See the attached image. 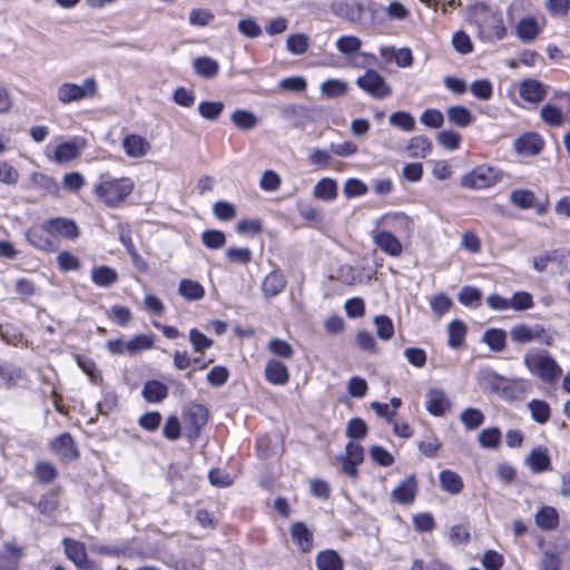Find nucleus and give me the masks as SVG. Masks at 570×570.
<instances>
[{"label":"nucleus","mask_w":570,"mask_h":570,"mask_svg":"<svg viewBox=\"0 0 570 570\" xmlns=\"http://www.w3.org/2000/svg\"><path fill=\"white\" fill-rule=\"evenodd\" d=\"M135 188V181L130 177H111L105 173L99 176V180L94 185L92 193L106 207L117 208L121 206L131 195Z\"/></svg>","instance_id":"f257e3e1"},{"label":"nucleus","mask_w":570,"mask_h":570,"mask_svg":"<svg viewBox=\"0 0 570 570\" xmlns=\"http://www.w3.org/2000/svg\"><path fill=\"white\" fill-rule=\"evenodd\" d=\"M524 366L542 382L554 383L562 374V367L547 351H528L523 355Z\"/></svg>","instance_id":"f03ea898"},{"label":"nucleus","mask_w":570,"mask_h":570,"mask_svg":"<svg viewBox=\"0 0 570 570\" xmlns=\"http://www.w3.org/2000/svg\"><path fill=\"white\" fill-rule=\"evenodd\" d=\"M98 92V83L94 77H88L81 85L63 82L57 89V98L61 104L77 102L91 99Z\"/></svg>","instance_id":"7ed1b4c3"},{"label":"nucleus","mask_w":570,"mask_h":570,"mask_svg":"<svg viewBox=\"0 0 570 570\" xmlns=\"http://www.w3.org/2000/svg\"><path fill=\"white\" fill-rule=\"evenodd\" d=\"M511 340L515 344H529L537 342L547 346H551L553 337L548 331L540 324L529 325L527 323H518L510 330Z\"/></svg>","instance_id":"20e7f679"},{"label":"nucleus","mask_w":570,"mask_h":570,"mask_svg":"<svg viewBox=\"0 0 570 570\" xmlns=\"http://www.w3.org/2000/svg\"><path fill=\"white\" fill-rule=\"evenodd\" d=\"M502 179V171L491 166L481 165L475 167L461 179L462 186L471 189H483L491 187Z\"/></svg>","instance_id":"39448f33"},{"label":"nucleus","mask_w":570,"mask_h":570,"mask_svg":"<svg viewBox=\"0 0 570 570\" xmlns=\"http://www.w3.org/2000/svg\"><path fill=\"white\" fill-rule=\"evenodd\" d=\"M360 89L374 99H385L392 95V88L386 83L384 77L374 69H367L364 75L356 79Z\"/></svg>","instance_id":"423d86ee"},{"label":"nucleus","mask_w":570,"mask_h":570,"mask_svg":"<svg viewBox=\"0 0 570 570\" xmlns=\"http://www.w3.org/2000/svg\"><path fill=\"white\" fill-rule=\"evenodd\" d=\"M377 223L404 237H410L414 229L413 219L409 215L400 212L385 214L380 217Z\"/></svg>","instance_id":"0eeeda50"},{"label":"nucleus","mask_w":570,"mask_h":570,"mask_svg":"<svg viewBox=\"0 0 570 570\" xmlns=\"http://www.w3.org/2000/svg\"><path fill=\"white\" fill-rule=\"evenodd\" d=\"M372 238L374 244L386 255L397 257L403 252L401 242L390 230H374Z\"/></svg>","instance_id":"6e6552de"},{"label":"nucleus","mask_w":570,"mask_h":570,"mask_svg":"<svg viewBox=\"0 0 570 570\" xmlns=\"http://www.w3.org/2000/svg\"><path fill=\"white\" fill-rule=\"evenodd\" d=\"M51 450L62 460L72 461L78 459L79 451L77 444L69 433H62L51 441Z\"/></svg>","instance_id":"1a4fd4ad"},{"label":"nucleus","mask_w":570,"mask_h":570,"mask_svg":"<svg viewBox=\"0 0 570 570\" xmlns=\"http://www.w3.org/2000/svg\"><path fill=\"white\" fill-rule=\"evenodd\" d=\"M287 279L281 269H273L262 281V293L265 298L271 299L279 295L286 287Z\"/></svg>","instance_id":"9d476101"},{"label":"nucleus","mask_w":570,"mask_h":570,"mask_svg":"<svg viewBox=\"0 0 570 570\" xmlns=\"http://www.w3.org/2000/svg\"><path fill=\"white\" fill-rule=\"evenodd\" d=\"M45 226L53 239L56 235L68 239H75L79 235V228L71 219L57 217L46 220Z\"/></svg>","instance_id":"9b49d317"},{"label":"nucleus","mask_w":570,"mask_h":570,"mask_svg":"<svg viewBox=\"0 0 570 570\" xmlns=\"http://www.w3.org/2000/svg\"><path fill=\"white\" fill-rule=\"evenodd\" d=\"M27 242L37 249L43 252H53L57 249V243L47 230L45 224L42 227L30 228L26 233Z\"/></svg>","instance_id":"f8f14e48"},{"label":"nucleus","mask_w":570,"mask_h":570,"mask_svg":"<svg viewBox=\"0 0 570 570\" xmlns=\"http://www.w3.org/2000/svg\"><path fill=\"white\" fill-rule=\"evenodd\" d=\"M65 553L80 569H91L92 563L88 560L85 544L70 539H63Z\"/></svg>","instance_id":"ddd939ff"},{"label":"nucleus","mask_w":570,"mask_h":570,"mask_svg":"<svg viewBox=\"0 0 570 570\" xmlns=\"http://www.w3.org/2000/svg\"><path fill=\"white\" fill-rule=\"evenodd\" d=\"M125 154L130 158H142L150 151V142L138 134H129L122 139Z\"/></svg>","instance_id":"4468645a"},{"label":"nucleus","mask_w":570,"mask_h":570,"mask_svg":"<svg viewBox=\"0 0 570 570\" xmlns=\"http://www.w3.org/2000/svg\"><path fill=\"white\" fill-rule=\"evenodd\" d=\"M416 493L417 482L415 476L412 474L399 483V485L391 492V498L400 504H411L414 502Z\"/></svg>","instance_id":"2eb2a0df"},{"label":"nucleus","mask_w":570,"mask_h":570,"mask_svg":"<svg viewBox=\"0 0 570 570\" xmlns=\"http://www.w3.org/2000/svg\"><path fill=\"white\" fill-rule=\"evenodd\" d=\"M514 149L519 155L535 156L543 148V140L535 132H527L514 140Z\"/></svg>","instance_id":"dca6fc26"},{"label":"nucleus","mask_w":570,"mask_h":570,"mask_svg":"<svg viewBox=\"0 0 570 570\" xmlns=\"http://www.w3.org/2000/svg\"><path fill=\"white\" fill-rule=\"evenodd\" d=\"M451 407L449 397L442 390L431 389L426 394V410L434 416L444 415Z\"/></svg>","instance_id":"f3484780"},{"label":"nucleus","mask_w":570,"mask_h":570,"mask_svg":"<svg viewBox=\"0 0 570 570\" xmlns=\"http://www.w3.org/2000/svg\"><path fill=\"white\" fill-rule=\"evenodd\" d=\"M480 35L489 42L502 40L507 36V28L500 17L492 16L484 20Z\"/></svg>","instance_id":"a211bd4d"},{"label":"nucleus","mask_w":570,"mask_h":570,"mask_svg":"<svg viewBox=\"0 0 570 570\" xmlns=\"http://www.w3.org/2000/svg\"><path fill=\"white\" fill-rule=\"evenodd\" d=\"M519 95L529 102H540L547 95L546 86L535 79H527L520 83Z\"/></svg>","instance_id":"6ab92c4d"},{"label":"nucleus","mask_w":570,"mask_h":570,"mask_svg":"<svg viewBox=\"0 0 570 570\" xmlns=\"http://www.w3.org/2000/svg\"><path fill=\"white\" fill-rule=\"evenodd\" d=\"M291 537L301 552L307 553L313 548V532L304 522H295L291 527Z\"/></svg>","instance_id":"aec40b11"},{"label":"nucleus","mask_w":570,"mask_h":570,"mask_svg":"<svg viewBox=\"0 0 570 570\" xmlns=\"http://www.w3.org/2000/svg\"><path fill=\"white\" fill-rule=\"evenodd\" d=\"M208 411L202 404H193L186 412V425L194 435H198L200 429L207 423Z\"/></svg>","instance_id":"412c9836"},{"label":"nucleus","mask_w":570,"mask_h":570,"mask_svg":"<svg viewBox=\"0 0 570 570\" xmlns=\"http://www.w3.org/2000/svg\"><path fill=\"white\" fill-rule=\"evenodd\" d=\"M264 374L266 381L274 385H284L289 379V372L286 365L276 360L267 361Z\"/></svg>","instance_id":"4be33fe9"},{"label":"nucleus","mask_w":570,"mask_h":570,"mask_svg":"<svg viewBox=\"0 0 570 570\" xmlns=\"http://www.w3.org/2000/svg\"><path fill=\"white\" fill-rule=\"evenodd\" d=\"M515 35L523 42H532L541 31L534 17H524L515 24Z\"/></svg>","instance_id":"5701e85b"},{"label":"nucleus","mask_w":570,"mask_h":570,"mask_svg":"<svg viewBox=\"0 0 570 570\" xmlns=\"http://www.w3.org/2000/svg\"><path fill=\"white\" fill-rule=\"evenodd\" d=\"M118 273L108 265L95 266L91 269V281L98 287L108 288L118 282Z\"/></svg>","instance_id":"b1692460"},{"label":"nucleus","mask_w":570,"mask_h":570,"mask_svg":"<svg viewBox=\"0 0 570 570\" xmlns=\"http://www.w3.org/2000/svg\"><path fill=\"white\" fill-rule=\"evenodd\" d=\"M525 464L533 473H541L550 470L551 461L548 450L542 446L533 449L525 459Z\"/></svg>","instance_id":"393cba45"},{"label":"nucleus","mask_w":570,"mask_h":570,"mask_svg":"<svg viewBox=\"0 0 570 570\" xmlns=\"http://www.w3.org/2000/svg\"><path fill=\"white\" fill-rule=\"evenodd\" d=\"M338 194L337 183L333 178H322L316 183L313 189V196L324 202H333Z\"/></svg>","instance_id":"a878e982"},{"label":"nucleus","mask_w":570,"mask_h":570,"mask_svg":"<svg viewBox=\"0 0 570 570\" xmlns=\"http://www.w3.org/2000/svg\"><path fill=\"white\" fill-rule=\"evenodd\" d=\"M193 69L197 76L213 79L218 75L219 63L210 57H198L193 60Z\"/></svg>","instance_id":"bb28decb"},{"label":"nucleus","mask_w":570,"mask_h":570,"mask_svg":"<svg viewBox=\"0 0 570 570\" xmlns=\"http://www.w3.org/2000/svg\"><path fill=\"white\" fill-rule=\"evenodd\" d=\"M141 394L147 402L157 403L167 397L168 387L157 380H150L144 384Z\"/></svg>","instance_id":"cd10ccee"},{"label":"nucleus","mask_w":570,"mask_h":570,"mask_svg":"<svg viewBox=\"0 0 570 570\" xmlns=\"http://www.w3.org/2000/svg\"><path fill=\"white\" fill-rule=\"evenodd\" d=\"M440 485L443 491L450 494H459L463 490L462 478L452 470H442L440 473Z\"/></svg>","instance_id":"c85d7f7f"},{"label":"nucleus","mask_w":570,"mask_h":570,"mask_svg":"<svg viewBox=\"0 0 570 570\" xmlns=\"http://www.w3.org/2000/svg\"><path fill=\"white\" fill-rule=\"evenodd\" d=\"M21 557V548L7 544L0 552V570H18V564Z\"/></svg>","instance_id":"c756f323"},{"label":"nucleus","mask_w":570,"mask_h":570,"mask_svg":"<svg viewBox=\"0 0 570 570\" xmlns=\"http://www.w3.org/2000/svg\"><path fill=\"white\" fill-rule=\"evenodd\" d=\"M178 293L187 301H199L205 296V288L197 281L184 278L179 282Z\"/></svg>","instance_id":"7c9ffc66"},{"label":"nucleus","mask_w":570,"mask_h":570,"mask_svg":"<svg viewBox=\"0 0 570 570\" xmlns=\"http://www.w3.org/2000/svg\"><path fill=\"white\" fill-rule=\"evenodd\" d=\"M448 120L461 128L470 126L473 121L472 112L464 106H451L446 109Z\"/></svg>","instance_id":"2f4dec72"},{"label":"nucleus","mask_w":570,"mask_h":570,"mask_svg":"<svg viewBox=\"0 0 570 570\" xmlns=\"http://www.w3.org/2000/svg\"><path fill=\"white\" fill-rule=\"evenodd\" d=\"M315 562L318 570H343V561L334 550L320 552Z\"/></svg>","instance_id":"473e14b6"},{"label":"nucleus","mask_w":570,"mask_h":570,"mask_svg":"<svg viewBox=\"0 0 570 570\" xmlns=\"http://www.w3.org/2000/svg\"><path fill=\"white\" fill-rule=\"evenodd\" d=\"M406 149L412 158H425L432 150V144L425 136H414L409 140Z\"/></svg>","instance_id":"72a5a7b5"},{"label":"nucleus","mask_w":570,"mask_h":570,"mask_svg":"<svg viewBox=\"0 0 570 570\" xmlns=\"http://www.w3.org/2000/svg\"><path fill=\"white\" fill-rule=\"evenodd\" d=\"M80 156V148L73 141L61 142L56 147L55 160L58 164H67Z\"/></svg>","instance_id":"f704fd0d"},{"label":"nucleus","mask_w":570,"mask_h":570,"mask_svg":"<svg viewBox=\"0 0 570 570\" xmlns=\"http://www.w3.org/2000/svg\"><path fill=\"white\" fill-rule=\"evenodd\" d=\"M466 335V326L460 320L452 321L448 326V344L452 348L463 345Z\"/></svg>","instance_id":"c9c22d12"},{"label":"nucleus","mask_w":570,"mask_h":570,"mask_svg":"<svg viewBox=\"0 0 570 570\" xmlns=\"http://www.w3.org/2000/svg\"><path fill=\"white\" fill-rule=\"evenodd\" d=\"M483 342L494 352H501L507 345V333L502 328H489L483 334Z\"/></svg>","instance_id":"e433bc0d"},{"label":"nucleus","mask_w":570,"mask_h":570,"mask_svg":"<svg viewBox=\"0 0 570 570\" xmlns=\"http://www.w3.org/2000/svg\"><path fill=\"white\" fill-rule=\"evenodd\" d=\"M232 122L239 129L250 130L258 124L257 117L248 110L237 109L230 116Z\"/></svg>","instance_id":"4c0bfd02"},{"label":"nucleus","mask_w":570,"mask_h":570,"mask_svg":"<svg viewBox=\"0 0 570 570\" xmlns=\"http://www.w3.org/2000/svg\"><path fill=\"white\" fill-rule=\"evenodd\" d=\"M528 407L535 422L544 424L550 420L551 409L546 401L534 399L528 403Z\"/></svg>","instance_id":"58836bf2"},{"label":"nucleus","mask_w":570,"mask_h":570,"mask_svg":"<svg viewBox=\"0 0 570 570\" xmlns=\"http://www.w3.org/2000/svg\"><path fill=\"white\" fill-rule=\"evenodd\" d=\"M558 513L552 507H543L535 514V523L539 528L552 530L558 525Z\"/></svg>","instance_id":"ea45409f"},{"label":"nucleus","mask_w":570,"mask_h":570,"mask_svg":"<svg viewBox=\"0 0 570 570\" xmlns=\"http://www.w3.org/2000/svg\"><path fill=\"white\" fill-rule=\"evenodd\" d=\"M153 335L140 334L134 336L130 341L126 342L127 353L129 355H136L141 351H147L154 346Z\"/></svg>","instance_id":"a19ab883"},{"label":"nucleus","mask_w":570,"mask_h":570,"mask_svg":"<svg viewBox=\"0 0 570 570\" xmlns=\"http://www.w3.org/2000/svg\"><path fill=\"white\" fill-rule=\"evenodd\" d=\"M484 420L482 411L474 407H468L460 414V421L466 430H476L483 424Z\"/></svg>","instance_id":"79ce46f5"},{"label":"nucleus","mask_w":570,"mask_h":570,"mask_svg":"<svg viewBox=\"0 0 570 570\" xmlns=\"http://www.w3.org/2000/svg\"><path fill=\"white\" fill-rule=\"evenodd\" d=\"M510 202L521 209H530L534 206L535 195L530 189H514L510 194Z\"/></svg>","instance_id":"37998d69"},{"label":"nucleus","mask_w":570,"mask_h":570,"mask_svg":"<svg viewBox=\"0 0 570 570\" xmlns=\"http://www.w3.org/2000/svg\"><path fill=\"white\" fill-rule=\"evenodd\" d=\"M347 91V83L340 79H328L321 85V92L326 98L342 97Z\"/></svg>","instance_id":"c03bdc74"},{"label":"nucleus","mask_w":570,"mask_h":570,"mask_svg":"<svg viewBox=\"0 0 570 570\" xmlns=\"http://www.w3.org/2000/svg\"><path fill=\"white\" fill-rule=\"evenodd\" d=\"M389 121L391 126L397 127L404 131H413L415 129V119L407 111H396L393 112Z\"/></svg>","instance_id":"a18cd8bd"},{"label":"nucleus","mask_w":570,"mask_h":570,"mask_svg":"<svg viewBox=\"0 0 570 570\" xmlns=\"http://www.w3.org/2000/svg\"><path fill=\"white\" fill-rule=\"evenodd\" d=\"M479 444L485 449H495L501 443V431L499 428H489L479 434Z\"/></svg>","instance_id":"49530a36"},{"label":"nucleus","mask_w":570,"mask_h":570,"mask_svg":"<svg viewBox=\"0 0 570 570\" xmlns=\"http://www.w3.org/2000/svg\"><path fill=\"white\" fill-rule=\"evenodd\" d=\"M189 342L193 346L194 352L196 353H203L207 348L212 347L214 344V341L212 338L206 336L197 328H191L189 331Z\"/></svg>","instance_id":"de8ad7c7"},{"label":"nucleus","mask_w":570,"mask_h":570,"mask_svg":"<svg viewBox=\"0 0 570 570\" xmlns=\"http://www.w3.org/2000/svg\"><path fill=\"white\" fill-rule=\"evenodd\" d=\"M362 47V40L356 36H342L336 40V49L343 55L357 52Z\"/></svg>","instance_id":"09e8293b"},{"label":"nucleus","mask_w":570,"mask_h":570,"mask_svg":"<svg viewBox=\"0 0 570 570\" xmlns=\"http://www.w3.org/2000/svg\"><path fill=\"white\" fill-rule=\"evenodd\" d=\"M224 104L222 101H202L198 105L199 115L208 120L217 119L224 110Z\"/></svg>","instance_id":"8fccbe9b"},{"label":"nucleus","mask_w":570,"mask_h":570,"mask_svg":"<svg viewBox=\"0 0 570 570\" xmlns=\"http://www.w3.org/2000/svg\"><path fill=\"white\" fill-rule=\"evenodd\" d=\"M308 37L304 33L292 35L287 38L286 48L293 55H303L308 50Z\"/></svg>","instance_id":"3c124183"},{"label":"nucleus","mask_w":570,"mask_h":570,"mask_svg":"<svg viewBox=\"0 0 570 570\" xmlns=\"http://www.w3.org/2000/svg\"><path fill=\"white\" fill-rule=\"evenodd\" d=\"M461 140V135L453 130H442L436 135L438 144L448 150H456Z\"/></svg>","instance_id":"603ef678"},{"label":"nucleus","mask_w":570,"mask_h":570,"mask_svg":"<svg viewBox=\"0 0 570 570\" xmlns=\"http://www.w3.org/2000/svg\"><path fill=\"white\" fill-rule=\"evenodd\" d=\"M533 305L532 295L524 291L515 292L510 298V308L517 312L530 309Z\"/></svg>","instance_id":"864d4df0"},{"label":"nucleus","mask_w":570,"mask_h":570,"mask_svg":"<svg viewBox=\"0 0 570 570\" xmlns=\"http://www.w3.org/2000/svg\"><path fill=\"white\" fill-rule=\"evenodd\" d=\"M377 336L383 341H389L394 335V325L392 320L385 315L374 317Z\"/></svg>","instance_id":"5fc2aeb1"},{"label":"nucleus","mask_w":570,"mask_h":570,"mask_svg":"<svg viewBox=\"0 0 570 570\" xmlns=\"http://www.w3.org/2000/svg\"><path fill=\"white\" fill-rule=\"evenodd\" d=\"M471 94L481 100H489L493 95V86L488 79L475 80L470 86Z\"/></svg>","instance_id":"6e6d98bb"},{"label":"nucleus","mask_w":570,"mask_h":570,"mask_svg":"<svg viewBox=\"0 0 570 570\" xmlns=\"http://www.w3.org/2000/svg\"><path fill=\"white\" fill-rule=\"evenodd\" d=\"M35 473L37 479L42 483H49L53 481L58 475V471L55 465L43 461L36 463Z\"/></svg>","instance_id":"4d7b16f0"},{"label":"nucleus","mask_w":570,"mask_h":570,"mask_svg":"<svg viewBox=\"0 0 570 570\" xmlns=\"http://www.w3.org/2000/svg\"><path fill=\"white\" fill-rule=\"evenodd\" d=\"M203 244L210 249H218L225 245V234L217 229H208L202 235Z\"/></svg>","instance_id":"13d9d810"},{"label":"nucleus","mask_w":570,"mask_h":570,"mask_svg":"<svg viewBox=\"0 0 570 570\" xmlns=\"http://www.w3.org/2000/svg\"><path fill=\"white\" fill-rule=\"evenodd\" d=\"M481 296L480 289L472 286H464L459 294V301L464 306L478 307L481 302Z\"/></svg>","instance_id":"bf43d9fd"},{"label":"nucleus","mask_w":570,"mask_h":570,"mask_svg":"<svg viewBox=\"0 0 570 570\" xmlns=\"http://www.w3.org/2000/svg\"><path fill=\"white\" fill-rule=\"evenodd\" d=\"M540 115L542 120L551 126H561L564 121L562 111L552 105L543 106Z\"/></svg>","instance_id":"052dcab7"},{"label":"nucleus","mask_w":570,"mask_h":570,"mask_svg":"<svg viewBox=\"0 0 570 570\" xmlns=\"http://www.w3.org/2000/svg\"><path fill=\"white\" fill-rule=\"evenodd\" d=\"M532 390L530 381L524 379H515L504 386V391L509 392L512 397L519 399Z\"/></svg>","instance_id":"680f3d73"},{"label":"nucleus","mask_w":570,"mask_h":570,"mask_svg":"<svg viewBox=\"0 0 570 570\" xmlns=\"http://www.w3.org/2000/svg\"><path fill=\"white\" fill-rule=\"evenodd\" d=\"M57 264L62 272L78 271L81 266L79 258L67 250L57 256Z\"/></svg>","instance_id":"e2e57ef3"},{"label":"nucleus","mask_w":570,"mask_h":570,"mask_svg":"<svg viewBox=\"0 0 570 570\" xmlns=\"http://www.w3.org/2000/svg\"><path fill=\"white\" fill-rule=\"evenodd\" d=\"M420 120L426 127L438 129L442 127L444 116L440 110L430 108L422 112Z\"/></svg>","instance_id":"0e129e2a"},{"label":"nucleus","mask_w":570,"mask_h":570,"mask_svg":"<svg viewBox=\"0 0 570 570\" xmlns=\"http://www.w3.org/2000/svg\"><path fill=\"white\" fill-rule=\"evenodd\" d=\"M214 13L208 9H193L189 12V23L191 26L205 27L214 20Z\"/></svg>","instance_id":"69168bd1"},{"label":"nucleus","mask_w":570,"mask_h":570,"mask_svg":"<svg viewBox=\"0 0 570 570\" xmlns=\"http://www.w3.org/2000/svg\"><path fill=\"white\" fill-rule=\"evenodd\" d=\"M546 9L552 17H564L570 11V0H547Z\"/></svg>","instance_id":"338daca9"},{"label":"nucleus","mask_w":570,"mask_h":570,"mask_svg":"<svg viewBox=\"0 0 570 570\" xmlns=\"http://www.w3.org/2000/svg\"><path fill=\"white\" fill-rule=\"evenodd\" d=\"M481 561L487 570H500L504 563L503 556L494 550H488Z\"/></svg>","instance_id":"774afa93"}]
</instances>
